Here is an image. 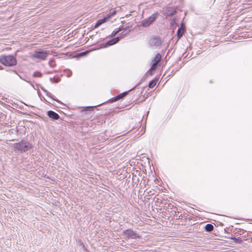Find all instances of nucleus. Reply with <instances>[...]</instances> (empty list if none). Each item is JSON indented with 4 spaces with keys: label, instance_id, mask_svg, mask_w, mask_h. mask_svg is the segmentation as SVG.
<instances>
[{
    "label": "nucleus",
    "instance_id": "nucleus-1",
    "mask_svg": "<svg viewBox=\"0 0 252 252\" xmlns=\"http://www.w3.org/2000/svg\"><path fill=\"white\" fill-rule=\"evenodd\" d=\"M33 147L32 143L23 139L20 142L14 144L13 150L16 153L22 154L32 150Z\"/></svg>",
    "mask_w": 252,
    "mask_h": 252
},
{
    "label": "nucleus",
    "instance_id": "nucleus-2",
    "mask_svg": "<svg viewBox=\"0 0 252 252\" xmlns=\"http://www.w3.org/2000/svg\"><path fill=\"white\" fill-rule=\"evenodd\" d=\"M0 63L6 66H14L17 65V61L14 56L11 55L0 56Z\"/></svg>",
    "mask_w": 252,
    "mask_h": 252
},
{
    "label": "nucleus",
    "instance_id": "nucleus-3",
    "mask_svg": "<svg viewBox=\"0 0 252 252\" xmlns=\"http://www.w3.org/2000/svg\"><path fill=\"white\" fill-rule=\"evenodd\" d=\"M159 13L158 12H156L153 13L151 16L148 18L143 20L140 22V26L143 27H148L152 24L158 18Z\"/></svg>",
    "mask_w": 252,
    "mask_h": 252
},
{
    "label": "nucleus",
    "instance_id": "nucleus-4",
    "mask_svg": "<svg viewBox=\"0 0 252 252\" xmlns=\"http://www.w3.org/2000/svg\"><path fill=\"white\" fill-rule=\"evenodd\" d=\"M162 42L163 41L160 37L154 35L149 39L148 45L151 48H156L159 47L161 45Z\"/></svg>",
    "mask_w": 252,
    "mask_h": 252
},
{
    "label": "nucleus",
    "instance_id": "nucleus-5",
    "mask_svg": "<svg viewBox=\"0 0 252 252\" xmlns=\"http://www.w3.org/2000/svg\"><path fill=\"white\" fill-rule=\"evenodd\" d=\"M49 54V51L47 50H39L35 51L34 53L32 55V58L45 60L47 56Z\"/></svg>",
    "mask_w": 252,
    "mask_h": 252
},
{
    "label": "nucleus",
    "instance_id": "nucleus-6",
    "mask_svg": "<svg viewBox=\"0 0 252 252\" xmlns=\"http://www.w3.org/2000/svg\"><path fill=\"white\" fill-rule=\"evenodd\" d=\"M123 235L128 239H136L140 238V236L136 232L134 231L131 229H128L123 231Z\"/></svg>",
    "mask_w": 252,
    "mask_h": 252
},
{
    "label": "nucleus",
    "instance_id": "nucleus-7",
    "mask_svg": "<svg viewBox=\"0 0 252 252\" xmlns=\"http://www.w3.org/2000/svg\"><path fill=\"white\" fill-rule=\"evenodd\" d=\"M120 40V36H118L115 38H113V39H111L108 41L106 43L104 44L102 47L103 48H106L110 46L113 45L115 44H116L118 43Z\"/></svg>",
    "mask_w": 252,
    "mask_h": 252
},
{
    "label": "nucleus",
    "instance_id": "nucleus-8",
    "mask_svg": "<svg viewBox=\"0 0 252 252\" xmlns=\"http://www.w3.org/2000/svg\"><path fill=\"white\" fill-rule=\"evenodd\" d=\"M47 115L50 118L52 119V120H57L60 118V117L58 114L52 110L48 111L47 112Z\"/></svg>",
    "mask_w": 252,
    "mask_h": 252
},
{
    "label": "nucleus",
    "instance_id": "nucleus-9",
    "mask_svg": "<svg viewBox=\"0 0 252 252\" xmlns=\"http://www.w3.org/2000/svg\"><path fill=\"white\" fill-rule=\"evenodd\" d=\"M161 60V56L159 53H158L156 55L154 60L152 61V65L157 67L158 63L160 62Z\"/></svg>",
    "mask_w": 252,
    "mask_h": 252
},
{
    "label": "nucleus",
    "instance_id": "nucleus-10",
    "mask_svg": "<svg viewBox=\"0 0 252 252\" xmlns=\"http://www.w3.org/2000/svg\"><path fill=\"white\" fill-rule=\"evenodd\" d=\"M133 24L129 22L123 26H120L119 28L121 31H126L128 30L129 28H131L132 27Z\"/></svg>",
    "mask_w": 252,
    "mask_h": 252
},
{
    "label": "nucleus",
    "instance_id": "nucleus-11",
    "mask_svg": "<svg viewBox=\"0 0 252 252\" xmlns=\"http://www.w3.org/2000/svg\"><path fill=\"white\" fill-rule=\"evenodd\" d=\"M108 20V19L107 18L106 16H105L103 18L97 21L96 23L95 24L94 28H98L99 26H100L101 24L105 23Z\"/></svg>",
    "mask_w": 252,
    "mask_h": 252
},
{
    "label": "nucleus",
    "instance_id": "nucleus-12",
    "mask_svg": "<svg viewBox=\"0 0 252 252\" xmlns=\"http://www.w3.org/2000/svg\"><path fill=\"white\" fill-rule=\"evenodd\" d=\"M137 86H135L132 89H130L128 91H126L124 93L120 94H118L116 96V98H118V100L123 98L124 97H125L128 94V93L129 92H130V91H132V90L134 89L135 88H136L137 87Z\"/></svg>",
    "mask_w": 252,
    "mask_h": 252
},
{
    "label": "nucleus",
    "instance_id": "nucleus-13",
    "mask_svg": "<svg viewBox=\"0 0 252 252\" xmlns=\"http://www.w3.org/2000/svg\"><path fill=\"white\" fill-rule=\"evenodd\" d=\"M176 13V10H174L172 8H169L166 10L165 14L167 16H172L173 15H174V14H175Z\"/></svg>",
    "mask_w": 252,
    "mask_h": 252
},
{
    "label": "nucleus",
    "instance_id": "nucleus-14",
    "mask_svg": "<svg viewBox=\"0 0 252 252\" xmlns=\"http://www.w3.org/2000/svg\"><path fill=\"white\" fill-rule=\"evenodd\" d=\"M185 31H186V29L182 27H180V28L178 29L177 32V36L178 39L181 38L183 36Z\"/></svg>",
    "mask_w": 252,
    "mask_h": 252
},
{
    "label": "nucleus",
    "instance_id": "nucleus-15",
    "mask_svg": "<svg viewBox=\"0 0 252 252\" xmlns=\"http://www.w3.org/2000/svg\"><path fill=\"white\" fill-rule=\"evenodd\" d=\"M214 228V227L212 224L208 223L205 226V230L207 232H211L213 230Z\"/></svg>",
    "mask_w": 252,
    "mask_h": 252
},
{
    "label": "nucleus",
    "instance_id": "nucleus-16",
    "mask_svg": "<svg viewBox=\"0 0 252 252\" xmlns=\"http://www.w3.org/2000/svg\"><path fill=\"white\" fill-rule=\"evenodd\" d=\"M158 81V78H155V79L151 80V81H150V82L149 83V85H148L149 87L150 88H154L156 86Z\"/></svg>",
    "mask_w": 252,
    "mask_h": 252
},
{
    "label": "nucleus",
    "instance_id": "nucleus-17",
    "mask_svg": "<svg viewBox=\"0 0 252 252\" xmlns=\"http://www.w3.org/2000/svg\"><path fill=\"white\" fill-rule=\"evenodd\" d=\"M157 67L152 64V66H151L150 69L148 70L147 73H149L150 75H153L154 73V72L156 70Z\"/></svg>",
    "mask_w": 252,
    "mask_h": 252
},
{
    "label": "nucleus",
    "instance_id": "nucleus-18",
    "mask_svg": "<svg viewBox=\"0 0 252 252\" xmlns=\"http://www.w3.org/2000/svg\"><path fill=\"white\" fill-rule=\"evenodd\" d=\"M232 239H233L234 240V242L235 243H236L238 244H241L243 242L242 240L241 239V238L240 237H237V238L234 237V238H232Z\"/></svg>",
    "mask_w": 252,
    "mask_h": 252
},
{
    "label": "nucleus",
    "instance_id": "nucleus-19",
    "mask_svg": "<svg viewBox=\"0 0 252 252\" xmlns=\"http://www.w3.org/2000/svg\"><path fill=\"white\" fill-rule=\"evenodd\" d=\"M93 111V107L91 106H88L86 107L84 109H83L82 111V112H84L86 113H87V112H91Z\"/></svg>",
    "mask_w": 252,
    "mask_h": 252
},
{
    "label": "nucleus",
    "instance_id": "nucleus-20",
    "mask_svg": "<svg viewBox=\"0 0 252 252\" xmlns=\"http://www.w3.org/2000/svg\"><path fill=\"white\" fill-rule=\"evenodd\" d=\"M120 32L121 31L120 30L119 28H118V29H116L112 32L110 36L111 37H114Z\"/></svg>",
    "mask_w": 252,
    "mask_h": 252
},
{
    "label": "nucleus",
    "instance_id": "nucleus-21",
    "mask_svg": "<svg viewBox=\"0 0 252 252\" xmlns=\"http://www.w3.org/2000/svg\"><path fill=\"white\" fill-rule=\"evenodd\" d=\"M33 76L34 77H41L42 73L39 71H35L33 74Z\"/></svg>",
    "mask_w": 252,
    "mask_h": 252
},
{
    "label": "nucleus",
    "instance_id": "nucleus-22",
    "mask_svg": "<svg viewBox=\"0 0 252 252\" xmlns=\"http://www.w3.org/2000/svg\"><path fill=\"white\" fill-rule=\"evenodd\" d=\"M116 13V11L113 10L112 12L108 13L106 16L108 19L110 18L112 16L115 15Z\"/></svg>",
    "mask_w": 252,
    "mask_h": 252
},
{
    "label": "nucleus",
    "instance_id": "nucleus-23",
    "mask_svg": "<svg viewBox=\"0 0 252 252\" xmlns=\"http://www.w3.org/2000/svg\"><path fill=\"white\" fill-rule=\"evenodd\" d=\"M48 97H49L50 98H52L53 100H55V101H56L58 102H60V101L58 99H56L54 98V97L53 96V95L51 94V93H47V94H46Z\"/></svg>",
    "mask_w": 252,
    "mask_h": 252
},
{
    "label": "nucleus",
    "instance_id": "nucleus-24",
    "mask_svg": "<svg viewBox=\"0 0 252 252\" xmlns=\"http://www.w3.org/2000/svg\"><path fill=\"white\" fill-rule=\"evenodd\" d=\"M50 80L52 83H58L60 81V79L59 78H50Z\"/></svg>",
    "mask_w": 252,
    "mask_h": 252
},
{
    "label": "nucleus",
    "instance_id": "nucleus-25",
    "mask_svg": "<svg viewBox=\"0 0 252 252\" xmlns=\"http://www.w3.org/2000/svg\"><path fill=\"white\" fill-rule=\"evenodd\" d=\"M49 65L51 67H54L56 66V63H55V61H54V60L53 59L51 60L49 62Z\"/></svg>",
    "mask_w": 252,
    "mask_h": 252
},
{
    "label": "nucleus",
    "instance_id": "nucleus-26",
    "mask_svg": "<svg viewBox=\"0 0 252 252\" xmlns=\"http://www.w3.org/2000/svg\"><path fill=\"white\" fill-rule=\"evenodd\" d=\"M117 100H119L118 98H116V96H115L111 99H110L109 101L111 102H114Z\"/></svg>",
    "mask_w": 252,
    "mask_h": 252
},
{
    "label": "nucleus",
    "instance_id": "nucleus-27",
    "mask_svg": "<svg viewBox=\"0 0 252 252\" xmlns=\"http://www.w3.org/2000/svg\"><path fill=\"white\" fill-rule=\"evenodd\" d=\"M6 71H12L13 72L15 73V74H16L18 75H19V76L20 78H21V77H20V76L18 74V73H17V71H16V70H12V69H6Z\"/></svg>",
    "mask_w": 252,
    "mask_h": 252
},
{
    "label": "nucleus",
    "instance_id": "nucleus-28",
    "mask_svg": "<svg viewBox=\"0 0 252 252\" xmlns=\"http://www.w3.org/2000/svg\"><path fill=\"white\" fill-rule=\"evenodd\" d=\"M72 75V72H71V71L70 70H67V75L66 76L68 77H69L71 76Z\"/></svg>",
    "mask_w": 252,
    "mask_h": 252
},
{
    "label": "nucleus",
    "instance_id": "nucleus-29",
    "mask_svg": "<svg viewBox=\"0 0 252 252\" xmlns=\"http://www.w3.org/2000/svg\"><path fill=\"white\" fill-rule=\"evenodd\" d=\"M130 32V31H129L126 33H125L124 34H123V32H122L120 34V37H123L124 36H126V35H127Z\"/></svg>",
    "mask_w": 252,
    "mask_h": 252
},
{
    "label": "nucleus",
    "instance_id": "nucleus-30",
    "mask_svg": "<svg viewBox=\"0 0 252 252\" xmlns=\"http://www.w3.org/2000/svg\"><path fill=\"white\" fill-rule=\"evenodd\" d=\"M41 89L46 94H47V93H49V92H48L46 90H45L43 87H41Z\"/></svg>",
    "mask_w": 252,
    "mask_h": 252
},
{
    "label": "nucleus",
    "instance_id": "nucleus-31",
    "mask_svg": "<svg viewBox=\"0 0 252 252\" xmlns=\"http://www.w3.org/2000/svg\"><path fill=\"white\" fill-rule=\"evenodd\" d=\"M41 89L46 94H47V93H49V92H48L46 90H45L43 87H41Z\"/></svg>",
    "mask_w": 252,
    "mask_h": 252
},
{
    "label": "nucleus",
    "instance_id": "nucleus-32",
    "mask_svg": "<svg viewBox=\"0 0 252 252\" xmlns=\"http://www.w3.org/2000/svg\"><path fill=\"white\" fill-rule=\"evenodd\" d=\"M41 89L46 94H47V93H49V92H48L46 90H45L43 87H41Z\"/></svg>",
    "mask_w": 252,
    "mask_h": 252
},
{
    "label": "nucleus",
    "instance_id": "nucleus-33",
    "mask_svg": "<svg viewBox=\"0 0 252 252\" xmlns=\"http://www.w3.org/2000/svg\"><path fill=\"white\" fill-rule=\"evenodd\" d=\"M41 89L46 94H47V93H49V92H48L46 90H45L43 87H41Z\"/></svg>",
    "mask_w": 252,
    "mask_h": 252
},
{
    "label": "nucleus",
    "instance_id": "nucleus-34",
    "mask_svg": "<svg viewBox=\"0 0 252 252\" xmlns=\"http://www.w3.org/2000/svg\"><path fill=\"white\" fill-rule=\"evenodd\" d=\"M41 89L46 94H47V93H49V92H48L46 90H45L43 87H41Z\"/></svg>",
    "mask_w": 252,
    "mask_h": 252
},
{
    "label": "nucleus",
    "instance_id": "nucleus-35",
    "mask_svg": "<svg viewBox=\"0 0 252 252\" xmlns=\"http://www.w3.org/2000/svg\"><path fill=\"white\" fill-rule=\"evenodd\" d=\"M176 22V18H174L172 19V21H171V25H173L174 24H175Z\"/></svg>",
    "mask_w": 252,
    "mask_h": 252
},
{
    "label": "nucleus",
    "instance_id": "nucleus-36",
    "mask_svg": "<svg viewBox=\"0 0 252 252\" xmlns=\"http://www.w3.org/2000/svg\"><path fill=\"white\" fill-rule=\"evenodd\" d=\"M159 199L158 198H157V200H155V204L156 205L158 206V204H157V203H159Z\"/></svg>",
    "mask_w": 252,
    "mask_h": 252
},
{
    "label": "nucleus",
    "instance_id": "nucleus-37",
    "mask_svg": "<svg viewBox=\"0 0 252 252\" xmlns=\"http://www.w3.org/2000/svg\"><path fill=\"white\" fill-rule=\"evenodd\" d=\"M180 27H182V28H185L186 29L185 26L184 24H183V23L181 24Z\"/></svg>",
    "mask_w": 252,
    "mask_h": 252
},
{
    "label": "nucleus",
    "instance_id": "nucleus-38",
    "mask_svg": "<svg viewBox=\"0 0 252 252\" xmlns=\"http://www.w3.org/2000/svg\"><path fill=\"white\" fill-rule=\"evenodd\" d=\"M2 69H3V67L1 65H0V70H2Z\"/></svg>",
    "mask_w": 252,
    "mask_h": 252
},
{
    "label": "nucleus",
    "instance_id": "nucleus-39",
    "mask_svg": "<svg viewBox=\"0 0 252 252\" xmlns=\"http://www.w3.org/2000/svg\"><path fill=\"white\" fill-rule=\"evenodd\" d=\"M121 23L122 24L124 25L125 23V21H122Z\"/></svg>",
    "mask_w": 252,
    "mask_h": 252
},
{
    "label": "nucleus",
    "instance_id": "nucleus-40",
    "mask_svg": "<svg viewBox=\"0 0 252 252\" xmlns=\"http://www.w3.org/2000/svg\"><path fill=\"white\" fill-rule=\"evenodd\" d=\"M147 196H148L147 195H146L145 196V198H146Z\"/></svg>",
    "mask_w": 252,
    "mask_h": 252
},
{
    "label": "nucleus",
    "instance_id": "nucleus-41",
    "mask_svg": "<svg viewBox=\"0 0 252 252\" xmlns=\"http://www.w3.org/2000/svg\"><path fill=\"white\" fill-rule=\"evenodd\" d=\"M62 104L64 105V104H63V103H62Z\"/></svg>",
    "mask_w": 252,
    "mask_h": 252
},
{
    "label": "nucleus",
    "instance_id": "nucleus-42",
    "mask_svg": "<svg viewBox=\"0 0 252 252\" xmlns=\"http://www.w3.org/2000/svg\"><path fill=\"white\" fill-rule=\"evenodd\" d=\"M62 104L64 105V104H63V103H62Z\"/></svg>",
    "mask_w": 252,
    "mask_h": 252
},
{
    "label": "nucleus",
    "instance_id": "nucleus-43",
    "mask_svg": "<svg viewBox=\"0 0 252 252\" xmlns=\"http://www.w3.org/2000/svg\"><path fill=\"white\" fill-rule=\"evenodd\" d=\"M62 104L64 105V104H63V103H62Z\"/></svg>",
    "mask_w": 252,
    "mask_h": 252
},
{
    "label": "nucleus",
    "instance_id": "nucleus-44",
    "mask_svg": "<svg viewBox=\"0 0 252 252\" xmlns=\"http://www.w3.org/2000/svg\"><path fill=\"white\" fill-rule=\"evenodd\" d=\"M51 104H52L53 105V104L52 103H51V102H49Z\"/></svg>",
    "mask_w": 252,
    "mask_h": 252
}]
</instances>
